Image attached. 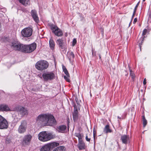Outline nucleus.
Masks as SVG:
<instances>
[{
  "label": "nucleus",
  "instance_id": "f3484780",
  "mask_svg": "<svg viewBox=\"0 0 151 151\" xmlns=\"http://www.w3.org/2000/svg\"><path fill=\"white\" fill-rule=\"evenodd\" d=\"M78 146L79 150H83L85 149V145L82 140L78 141Z\"/></svg>",
  "mask_w": 151,
  "mask_h": 151
},
{
  "label": "nucleus",
  "instance_id": "49530a36",
  "mask_svg": "<svg viewBox=\"0 0 151 151\" xmlns=\"http://www.w3.org/2000/svg\"><path fill=\"white\" fill-rule=\"evenodd\" d=\"M99 58H101V56H100V55L99 56Z\"/></svg>",
  "mask_w": 151,
  "mask_h": 151
},
{
  "label": "nucleus",
  "instance_id": "b1692460",
  "mask_svg": "<svg viewBox=\"0 0 151 151\" xmlns=\"http://www.w3.org/2000/svg\"><path fill=\"white\" fill-rule=\"evenodd\" d=\"M104 131L106 133L111 132V130L109 129V125H107L105 126L104 128Z\"/></svg>",
  "mask_w": 151,
  "mask_h": 151
},
{
  "label": "nucleus",
  "instance_id": "a878e982",
  "mask_svg": "<svg viewBox=\"0 0 151 151\" xmlns=\"http://www.w3.org/2000/svg\"><path fill=\"white\" fill-rule=\"evenodd\" d=\"M142 121L143 126L145 127L147 124V121L144 115L142 116Z\"/></svg>",
  "mask_w": 151,
  "mask_h": 151
},
{
  "label": "nucleus",
  "instance_id": "a19ab883",
  "mask_svg": "<svg viewBox=\"0 0 151 151\" xmlns=\"http://www.w3.org/2000/svg\"><path fill=\"white\" fill-rule=\"evenodd\" d=\"M137 19L136 18H135L133 21V23L134 24L135 23H136L137 22Z\"/></svg>",
  "mask_w": 151,
  "mask_h": 151
},
{
  "label": "nucleus",
  "instance_id": "2f4dec72",
  "mask_svg": "<svg viewBox=\"0 0 151 151\" xmlns=\"http://www.w3.org/2000/svg\"><path fill=\"white\" fill-rule=\"evenodd\" d=\"M93 136L94 138V139L95 137L96 133V129L95 128H93Z\"/></svg>",
  "mask_w": 151,
  "mask_h": 151
},
{
  "label": "nucleus",
  "instance_id": "0eeeda50",
  "mask_svg": "<svg viewBox=\"0 0 151 151\" xmlns=\"http://www.w3.org/2000/svg\"><path fill=\"white\" fill-rule=\"evenodd\" d=\"M33 30L30 27H26L21 31L22 35L23 37H29L32 35Z\"/></svg>",
  "mask_w": 151,
  "mask_h": 151
},
{
  "label": "nucleus",
  "instance_id": "ddd939ff",
  "mask_svg": "<svg viewBox=\"0 0 151 151\" xmlns=\"http://www.w3.org/2000/svg\"><path fill=\"white\" fill-rule=\"evenodd\" d=\"M31 14L34 20L36 23L39 22V19L36 11L35 10H32L31 12Z\"/></svg>",
  "mask_w": 151,
  "mask_h": 151
},
{
  "label": "nucleus",
  "instance_id": "6ab92c4d",
  "mask_svg": "<svg viewBox=\"0 0 151 151\" xmlns=\"http://www.w3.org/2000/svg\"><path fill=\"white\" fill-rule=\"evenodd\" d=\"M19 2L26 6L30 4L29 0H19Z\"/></svg>",
  "mask_w": 151,
  "mask_h": 151
},
{
  "label": "nucleus",
  "instance_id": "2eb2a0df",
  "mask_svg": "<svg viewBox=\"0 0 151 151\" xmlns=\"http://www.w3.org/2000/svg\"><path fill=\"white\" fill-rule=\"evenodd\" d=\"M57 42L59 46L61 47V49H64L65 48V43L62 40L61 38H59Z\"/></svg>",
  "mask_w": 151,
  "mask_h": 151
},
{
  "label": "nucleus",
  "instance_id": "473e14b6",
  "mask_svg": "<svg viewBox=\"0 0 151 151\" xmlns=\"http://www.w3.org/2000/svg\"><path fill=\"white\" fill-rule=\"evenodd\" d=\"M64 77L65 79L68 82H69L70 81V80L69 78V77H68L67 76H64Z\"/></svg>",
  "mask_w": 151,
  "mask_h": 151
},
{
  "label": "nucleus",
  "instance_id": "dca6fc26",
  "mask_svg": "<svg viewBox=\"0 0 151 151\" xmlns=\"http://www.w3.org/2000/svg\"><path fill=\"white\" fill-rule=\"evenodd\" d=\"M57 42L59 46L61 47V49H64L65 48V43L62 40L61 38H59Z\"/></svg>",
  "mask_w": 151,
  "mask_h": 151
},
{
  "label": "nucleus",
  "instance_id": "72a5a7b5",
  "mask_svg": "<svg viewBox=\"0 0 151 151\" xmlns=\"http://www.w3.org/2000/svg\"><path fill=\"white\" fill-rule=\"evenodd\" d=\"M73 112H78L77 108L76 106H74V109Z\"/></svg>",
  "mask_w": 151,
  "mask_h": 151
},
{
  "label": "nucleus",
  "instance_id": "423d86ee",
  "mask_svg": "<svg viewBox=\"0 0 151 151\" xmlns=\"http://www.w3.org/2000/svg\"><path fill=\"white\" fill-rule=\"evenodd\" d=\"M44 80L45 81H51L55 78V75L52 72L44 73L42 75Z\"/></svg>",
  "mask_w": 151,
  "mask_h": 151
},
{
  "label": "nucleus",
  "instance_id": "4468645a",
  "mask_svg": "<svg viewBox=\"0 0 151 151\" xmlns=\"http://www.w3.org/2000/svg\"><path fill=\"white\" fill-rule=\"evenodd\" d=\"M121 139L123 143L127 144L129 140V136L125 134L122 135L121 136Z\"/></svg>",
  "mask_w": 151,
  "mask_h": 151
},
{
  "label": "nucleus",
  "instance_id": "9d476101",
  "mask_svg": "<svg viewBox=\"0 0 151 151\" xmlns=\"http://www.w3.org/2000/svg\"><path fill=\"white\" fill-rule=\"evenodd\" d=\"M26 127L25 122L24 121L22 122L18 128V132L20 134L24 133L26 131Z\"/></svg>",
  "mask_w": 151,
  "mask_h": 151
},
{
  "label": "nucleus",
  "instance_id": "c85d7f7f",
  "mask_svg": "<svg viewBox=\"0 0 151 151\" xmlns=\"http://www.w3.org/2000/svg\"><path fill=\"white\" fill-rule=\"evenodd\" d=\"M130 75L132 79H134L135 78V75L134 74L133 72L131 70H130Z\"/></svg>",
  "mask_w": 151,
  "mask_h": 151
},
{
  "label": "nucleus",
  "instance_id": "f257e3e1",
  "mask_svg": "<svg viewBox=\"0 0 151 151\" xmlns=\"http://www.w3.org/2000/svg\"><path fill=\"white\" fill-rule=\"evenodd\" d=\"M36 122L44 126H53L57 124V122L53 115L50 114H42L37 117Z\"/></svg>",
  "mask_w": 151,
  "mask_h": 151
},
{
  "label": "nucleus",
  "instance_id": "de8ad7c7",
  "mask_svg": "<svg viewBox=\"0 0 151 151\" xmlns=\"http://www.w3.org/2000/svg\"><path fill=\"white\" fill-rule=\"evenodd\" d=\"M55 150H53L52 151H55Z\"/></svg>",
  "mask_w": 151,
  "mask_h": 151
},
{
  "label": "nucleus",
  "instance_id": "9b49d317",
  "mask_svg": "<svg viewBox=\"0 0 151 151\" xmlns=\"http://www.w3.org/2000/svg\"><path fill=\"white\" fill-rule=\"evenodd\" d=\"M17 110L18 114H20L21 116H23L28 114L27 110L23 107L19 106L17 108Z\"/></svg>",
  "mask_w": 151,
  "mask_h": 151
},
{
  "label": "nucleus",
  "instance_id": "412c9836",
  "mask_svg": "<svg viewBox=\"0 0 151 151\" xmlns=\"http://www.w3.org/2000/svg\"><path fill=\"white\" fill-rule=\"evenodd\" d=\"M73 120L74 121H77L79 118V115L78 114V112H73Z\"/></svg>",
  "mask_w": 151,
  "mask_h": 151
},
{
  "label": "nucleus",
  "instance_id": "c03bdc74",
  "mask_svg": "<svg viewBox=\"0 0 151 151\" xmlns=\"http://www.w3.org/2000/svg\"><path fill=\"white\" fill-rule=\"evenodd\" d=\"M118 118H119V119H120V118H120V117L119 116H118Z\"/></svg>",
  "mask_w": 151,
  "mask_h": 151
},
{
  "label": "nucleus",
  "instance_id": "ea45409f",
  "mask_svg": "<svg viewBox=\"0 0 151 151\" xmlns=\"http://www.w3.org/2000/svg\"><path fill=\"white\" fill-rule=\"evenodd\" d=\"M94 50H93V48H92V55L93 56H95L96 55L95 53L94 54V52H93Z\"/></svg>",
  "mask_w": 151,
  "mask_h": 151
},
{
  "label": "nucleus",
  "instance_id": "cd10ccee",
  "mask_svg": "<svg viewBox=\"0 0 151 151\" xmlns=\"http://www.w3.org/2000/svg\"><path fill=\"white\" fill-rule=\"evenodd\" d=\"M69 59L70 60H71L72 59H73L74 58V55L73 53L72 52L69 53Z\"/></svg>",
  "mask_w": 151,
  "mask_h": 151
},
{
  "label": "nucleus",
  "instance_id": "a18cd8bd",
  "mask_svg": "<svg viewBox=\"0 0 151 151\" xmlns=\"http://www.w3.org/2000/svg\"><path fill=\"white\" fill-rule=\"evenodd\" d=\"M145 1V0H143V1L144 2Z\"/></svg>",
  "mask_w": 151,
  "mask_h": 151
},
{
  "label": "nucleus",
  "instance_id": "7ed1b4c3",
  "mask_svg": "<svg viewBox=\"0 0 151 151\" xmlns=\"http://www.w3.org/2000/svg\"><path fill=\"white\" fill-rule=\"evenodd\" d=\"M38 139L41 141L46 142L50 140L53 138V135L51 133L46 131L40 132L38 135Z\"/></svg>",
  "mask_w": 151,
  "mask_h": 151
},
{
  "label": "nucleus",
  "instance_id": "20e7f679",
  "mask_svg": "<svg viewBox=\"0 0 151 151\" xmlns=\"http://www.w3.org/2000/svg\"><path fill=\"white\" fill-rule=\"evenodd\" d=\"M48 66V62L44 60H41L37 61L35 65L36 68L38 70L41 71L46 69Z\"/></svg>",
  "mask_w": 151,
  "mask_h": 151
},
{
  "label": "nucleus",
  "instance_id": "aec40b11",
  "mask_svg": "<svg viewBox=\"0 0 151 151\" xmlns=\"http://www.w3.org/2000/svg\"><path fill=\"white\" fill-rule=\"evenodd\" d=\"M8 106L5 105H0V111H6L9 109Z\"/></svg>",
  "mask_w": 151,
  "mask_h": 151
},
{
  "label": "nucleus",
  "instance_id": "f03ea898",
  "mask_svg": "<svg viewBox=\"0 0 151 151\" xmlns=\"http://www.w3.org/2000/svg\"><path fill=\"white\" fill-rule=\"evenodd\" d=\"M16 50L21 51L25 53H30L33 51L36 48L37 45L33 43L28 45H24L17 41H14L11 45Z\"/></svg>",
  "mask_w": 151,
  "mask_h": 151
},
{
  "label": "nucleus",
  "instance_id": "4be33fe9",
  "mask_svg": "<svg viewBox=\"0 0 151 151\" xmlns=\"http://www.w3.org/2000/svg\"><path fill=\"white\" fill-rule=\"evenodd\" d=\"M49 45L51 49L52 50L53 49L55 46V44L54 41L52 38H50V40H49Z\"/></svg>",
  "mask_w": 151,
  "mask_h": 151
},
{
  "label": "nucleus",
  "instance_id": "f8f14e48",
  "mask_svg": "<svg viewBox=\"0 0 151 151\" xmlns=\"http://www.w3.org/2000/svg\"><path fill=\"white\" fill-rule=\"evenodd\" d=\"M52 29L55 35L58 37H60L63 34L62 31L57 27L54 26L52 27Z\"/></svg>",
  "mask_w": 151,
  "mask_h": 151
},
{
  "label": "nucleus",
  "instance_id": "5701e85b",
  "mask_svg": "<svg viewBox=\"0 0 151 151\" xmlns=\"http://www.w3.org/2000/svg\"><path fill=\"white\" fill-rule=\"evenodd\" d=\"M75 135L78 138V141L82 140V138L83 136V134L79 133H76L75 134Z\"/></svg>",
  "mask_w": 151,
  "mask_h": 151
},
{
  "label": "nucleus",
  "instance_id": "e433bc0d",
  "mask_svg": "<svg viewBox=\"0 0 151 151\" xmlns=\"http://www.w3.org/2000/svg\"><path fill=\"white\" fill-rule=\"evenodd\" d=\"M139 2L137 3V4L136 5L134 8V11H135V12H136V10L137 9V7H138V6L139 5Z\"/></svg>",
  "mask_w": 151,
  "mask_h": 151
},
{
  "label": "nucleus",
  "instance_id": "c9c22d12",
  "mask_svg": "<svg viewBox=\"0 0 151 151\" xmlns=\"http://www.w3.org/2000/svg\"><path fill=\"white\" fill-rule=\"evenodd\" d=\"M86 139L87 141L90 142V138H88V136L86 135Z\"/></svg>",
  "mask_w": 151,
  "mask_h": 151
},
{
  "label": "nucleus",
  "instance_id": "1a4fd4ad",
  "mask_svg": "<svg viewBox=\"0 0 151 151\" xmlns=\"http://www.w3.org/2000/svg\"><path fill=\"white\" fill-rule=\"evenodd\" d=\"M32 138V136L30 134L25 135L23 139V145H29L31 141Z\"/></svg>",
  "mask_w": 151,
  "mask_h": 151
},
{
  "label": "nucleus",
  "instance_id": "6e6552de",
  "mask_svg": "<svg viewBox=\"0 0 151 151\" xmlns=\"http://www.w3.org/2000/svg\"><path fill=\"white\" fill-rule=\"evenodd\" d=\"M8 126V124L6 120L0 115V129H6Z\"/></svg>",
  "mask_w": 151,
  "mask_h": 151
},
{
  "label": "nucleus",
  "instance_id": "a211bd4d",
  "mask_svg": "<svg viewBox=\"0 0 151 151\" xmlns=\"http://www.w3.org/2000/svg\"><path fill=\"white\" fill-rule=\"evenodd\" d=\"M66 126L62 125L58 127L57 129L59 132L63 133L66 129Z\"/></svg>",
  "mask_w": 151,
  "mask_h": 151
},
{
  "label": "nucleus",
  "instance_id": "39448f33",
  "mask_svg": "<svg viewBox=\"0 0 151 151\" xmlns=\"http://www.w3.org/2000/svg\"><path fill=\"white\" fill-rule=\"evenodd\" d=\"M59 145V143L53 142L45 145L40 149V151H50L51 149Z\"/></svg>",
  "mask_w": 151,
  "mask_h": 151
},
{
  "label": "nucleus",
  "instance_id": "c756f323",
  "mask_svg": "<svg viewBox=\"0 0 151 151\" xmlns=\"http://www.w3.org/2000/svg\"><path fill=\"white\" fill-rule=\"evenodd\" d=\"M147 32V29H144L142 32V35L144 36L143 38H145V37L144 36Z\"/></svg>",
  "mask_w": 151,
  "mask_h": 151
},
{
  "label": "nucleus",
  "instance_id": "bb28decb",
  "mask_svg": "<svg viewBox=\"0 0 151 151\" xmlns=\"http://www.w3.org/2000/svg\"><path fill=\"white\" fill-rule=\"evenodd\" d=\"M144 38H139V40H138V43L140 50L141 49V45L144 40Z\"/></svg>",
  "mask_w": 151,
  "mask_h": 151
},
{
  "label": "nucleus",
  "instance_id": "393cba45",
  "mask_svg": "<svg viewBox=\"0 0 151 151\" xmlns=\"http://www.w3.org/2000/svg\"><path fill=\"white\" fill-rule=\"evenodd\" d=\"M54 150H55V151H64V147L60 146L57 147Z\"/></svg>",
  "mask_w": 151,
  "mask_h": 151
},
{
  "label": "nucleus",
  "instance_id": "58836bf2",
  "mask_svg": "<svg viewBox=\"0 0 151 151\" xmlns=\"http://www.w3.org/2000/svg\"><path fill=\"white\" fill-rule=\"evenodd\" d=\"M146 83V78H145L143 82V84L144 85H145Z\"/></svg>",
  "mask_w": 151,
  "mask_h": 151
},
{
  "label": "nucleus",
  "instance_id": "f704fd0d",
  "mask_svg": "<svg viewBox=\"0 0 151 151\" xmlns=\"http://www.w3.org/2000/svg\"><path fill=\"white\" fill-rule=\"evenodd\" d=\"M64 73L66 75V76H67L68 77H70L69 74L67 70H65V72H64Z\"/></svg>",
  "mask_w": 151,
  "mask_h": 151
},
{
  "label": "nucleus",
  "instance_id": "7c9ffc66",
  "mask_svg": "<svg viewBox=\"0 0 151 151\" xmlns=\"http://www.w3.org/2000/svg\"><path fill=\"white\" fill-rule=\"evenodd\" d=\"M76 39L74 38V39L73 41L72 45L73 46H74L76 44Z\"/></svg>",
  "mask_w": 151,
  "mask_h": 151
},
{
  "label": "nucleus",
  "instance_id": "79ce46f5",
  "mask_svg": "<svg viewBox=\"0 0 151 151\" xmlns=\"http://www.w3.org/2000/svg\"><path fill=\"white\" fill-rule=\"evenodd\" d=\"M63 71L64 72H65V70H67V69L65 67H63Z\"/></svg>",
  "mask_w": 151,
  "mask_h": 151
},
{
  "label": "nucleus",
  "instance_id": "37998d69",
  "mask_svg": "<svg viewBox=\"0 0 151 151\" xmlns=\"http://www.w3.org/2000/svg\"><path fill=\"white\" fill-rule=\"evenodd\" d=\"M67 35H68L67 33H65V37H67Z\"/></svg>",
  "mask_w": 151,
  "mask_h": 151
},
{
  "label": "nucleus",
  "instance_id": "4c0bfd02",
  "mask_svg": "<svg viewBox=\"0 0 151 151\" xmlns=\"http://www.w3.org/2000/svg\"><path fill=\"white\" fill-rule=\"evenodd\" d=\"M135 12V11H134V13H133V15L132 16V19H131V22H130V24H130L131 23V22L132 20V18H133L134 17V14H135V12Z\"/></svg>",
  "mask_w": 151,
  "mask_h": 151
}]
</instances>
